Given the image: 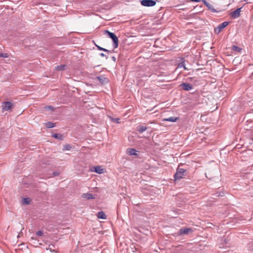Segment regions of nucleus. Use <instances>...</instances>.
<instances>
[{"label":"nucleus","mask_w":253,"mask_h":253,"mask_svg":"<svg viewBox=\"0 0 253 253\" xmlns=\"http://www.w3.org/2000/svg\"><path fill=\"white\" fill-rule=\"evenodd\" d=\"M186 170L185 169L180 168V165L178 166L176 169V173L174 175V179L175 181L179 180L184 177L186 175Z\"/></svg>","instance_id":"nucleus-1"},{"label":"nucleus","mask_w":253,"mask_h":253,"mask_svg":"<svg viewBox=\"0 0 253 253\" xmlns=\"http://www.w3.org/2000/svg\"><path fill=\"white\" fill-rule=\"evenodd\" d=\"M140 3L143 6L151 7L155 5L156 1L154 0H141Z\"/></svg>","instance_id":"nucleus-2"},{"label":"nucleus","mask_w":253,"mask_h":253,"mask_svg":"<svg viewBox=\"0 0 253 253\" xmlns=\"http://www.w3.org/2000/svg\"><path fill=\"white\" fill-rule=\"evenodd\" d=\"M229 24V22L225 21L221 24H219L217 27L214 29V33L218 34L221 30L225 28Z\"/></svg>","instance_id":"nucleus-3"},{"label":"nucleus","mask_w":253,"mask_h":253,"mask_svg":"<svg viewBox=\"0 0 253 253\" xmlns=\"http://www.w3.org/2000/svg\"><path fill=\"white\" fill-rule=\"evenodd\" d=\"M193 230L191 228H183L179 230L178 232L175 234L177 236L182 235V234H188L189 233H192Z\"/></svg>","instance_id":"nucleus-4"},{"label":"nucleus","mask_w":253,"mask_h":253,"mask_svg":"<svg viewBox=\"0 0 253 253\" xmlns=\"http://www.w3.org/2000/svg\"><path fill=\"white\" fill-rule=\"evenodd\" d=\"M112 41L114 48H116L119 45V40L117 36L113 33H112Z\"/></svg>","instance_id":"nucleus-5"},{"label":"nucleus","mask_w":253,"mask_h":253,"mask_svg":"<svg viewBox=\"0 0 253 253\" xmlns=\"http://www.w3.org/2000/svg\"><path fill=\"white\" fill-rule=\"evenodd\" d=\"M242 7L238 8L233 12L230 13V16L232 18L236 19L240 16L241 9Z\"/></svg>","instance_id":"nucleus-6"},{"label":"nucleus","mask_w":253,"mask_h":253,"mask_svg":"<svg viewBox=\"0 0 253 253\" xmlns=\"http://www.w3.org/2000/svg\"><path fill=\"white\" fill-rule=\"evenodd\" d=\"M184 90L189 91L193 89V86L189 83H183L180 85Z\"/></svg>","instance_id":"nucleus-7"},{"label":"nucleus","mask_w":253,"mask_h":253,"mask_svg":"<svg viewBox=\"0 0 253 253\" xmlns=\"http://www.w3.org/2000/svg\"><path fill=\"white\" fill-rule=\"evenodd\" d=\"M91 171L95 172L97 173L101 174L103 172V169L101 166L93 167L90 169Z\"/></svg>","instance_id":"nucleus-8"},{"label":"nucleus","mask_w":253,"mask_h":253,"mask_svg":"<svg viewBox=\"0 0 253 253\" xmlns=\"http://www.w3.org/2000/svg\"><path fill=\"white\" fill-rule=\"evenodd\" d=\"M3 104L4 105L2 106V109L3 111H8L12 108V104L10 102H4Z\"/></svg>","instance_id":"nucleus-9"},{"label":"nucleus","mask_w":253,"mask_h":253,"mask_svg":"<svg viewBox=\"0 0 253 253\" xmlns=\"http://www.w3.org/2000/svg\"><path fill=\"white\" fill-rule=\"evenodd\" d=\"M202 2L205 5L211 10L212 12H216L217 11L213 8V6L210 3L207 2L206 0H202Z\"/></svg>","instance_id":"nucleus-10"},{"label":"nucleus","mask_w":253,"mask_h":253,"mask_svg":"<svg viewBox=\"0 0 253 253\" xmlns=\"http://www.w3.org/2000/svg\"><path fill=\"white\" fill-rule=\"evenodd\" d=\"M148 128L146 126L139 125L136 127V130L139 133H142L147 130Z\"/></svg>","instance_id":"nucleus-11"},{"label":"nucleus","mask_w":253,"mask_h":253,"mask_svg":"<svg viewBox=\"0 0 253 253\" xmlns=\"http://www.w3.org/2000/svg\"><path fill=\"white\" fill-rule=\"evenodd\" d=\"M137 151L132 148H128L127 149V153L130 156H136L137 155Z\"/></svg>","instance_id":"nucleus-12"},{"label":"nucleus","mask_w":253,"mask_h":253,"mask_svg":"<svg viewBox=\"0 0 253 253\" xmlns=\"http://www.w3.org/2000/svg\"><path fill=\"white\" fill-rule=\"evenodd\" d=\"M82 197L87 200L93 199L95 198L94 196L90 193H84L83 194Z\"/></svg>","instance_id":"nucleus-13"},{"label":"nucleus","mask_w":253,"mask_h":253,"mask_svg":"<svg viewBox=\"0 0 253 253\" xmlns=\"http://www.w3.org/2000/svg\"><path fill=\"white\" fill-rule=\"evenodd\" d=\"M178 117H170L168 118L164 119L163 121L171 122H176L178 120Z\"/></svg>","instance_id":"nucleus-14"},{"label":"nucleus","mask_w":253,"mask_h":253,"mask_svg":"<svg viewBox=\"0 0 253 253\" xmlns=\"http://www.w3.org/2000/svg\"><path fill=\"white\" fill-rule=\"evenodd\" d=\"M52 136L57 139L62 140L63 139V136L62 134L60 133H53Z\"/></svg>","instance_id":"nucleus-15"},{"label":"nucleus","mask_w":253,"mask_h":253,"mask_svg":"<svg viewBox=\"0 0 253 253\" xmlns=\"http://www.w3.org/2000/svg\"><path fill=\"white\" fill-rule=\"evenodd\" d=\"M97 216L98 218H101V219H106V214L102 211H99L97 214Z\"/></svg>","instance_id":"nucleus-16"},{"label":"nucleus","mask_w":253,"mask_h":253,"mask_svg":"<svg viewBox=\"0 0 253 253\" xmlns=\"http://www.w3.org/2000/svg\"><path fill=\"white\" fill-rule=\"evenodd\" d=\"M232 50H233L234 51L239 53L241 52L242 48L236 45H233L232 46Z\"/></svg>","instance_id":"nucleus-17"},{"label":"nucleus","mask_w":253,"mask_h":253,"mask_svg":"<svg viewBox=\"0 0 253 253\" xmlns=\"http://www.w3.org/2000/svg\"><path fill=\"white\" fill-rule=\"evenodd\" d=\"M45 126L47 128H53L55 126V124L50 122H47L46 123Z\"/></svg>","instance_id":"nucleus-18"},{"label":"nucleus","mask_w":253,"mask_h":253,"mask_svg":"<svg viewBox=\"0 0 253 253\" xmlns=\"http://www.w3.org/2000/svg\"><path fill=\"white\" fill-rule=\"evenodd\" d=\"M98 79L100 81V82L104 84L107 82V79L106 78L103 77V76H99L98 77Z\"/></svg>","instance_id":"nucleus-19"},{"label":"nucleus","mask_w":253,"mask_h":253,"mask_svg":"<svg viewBox=\"0 0 253 253\" xmlns=\"http://www.w3.org/2000/svg\"><path fill=\"white\" fill-rule=\"evenodd\" d=\"M65 65H61L60 66H57L55 68L56 70H60V71H63L65 69Z\"/></svg>","instance_id":"nucleus-20"},{"label":"nucleus","mask_w":253,"mask_h":253,"mask_svg":"<svg viewBox=\"0 0 253 253\" xmlns=\"http://www.w3.org/2000/svg\"><path fill=\"white\" fill-rule=\"evenodd\" d=\"M9 57V55L7 53H0V57L6 58Z\"/></svg>","instance_id":"nucleus-21"},{"label":"nucleus","mask_w":253,"mask_h":253,"mask_svg":"<svg viewBox=\"0 0 253 253\" xmlns=\"http://www.w3.org/2000/svg\"><path fill=\"white\" fill-rule=\"evenodd\" d=\"M71 146L69 144H66L64 146L63 150H70Z\"/></svg>","instance_id":"nucleus-22"},{"label":"nucleus","mask_w":253,"mask_h":253,"mask_svg":"<svg viewBox=\"0 0 253 253\" xmlns=\"http://www.w3.org/2000/svg\"><path fill=\"white\" fill-rule=\"evenodd\" d=\"M30 200L28 198H24L23 201V204H25L26 205L29 204L30 203Z\"/></svg>","instance_id":"nucleus-23"},{"label":"nucleus","mask_w":253,"mask_h":253,"mask_svg":"<svg viewBox=\"0 0 253 253\" xmlns=\"http://www.w3.org/2000/svg\"><path fill=\"white\" fill-rule=\"evenodd\" d=\"M44 109L45 110H50V111H53L54 110V108L53 107L51 106H46L44 107Z\"/></svg>","instance_id":"nucleus-24"},{"label":"nucleus","mask_w":253,"mask_h":253,"mask_svg":"<svg viewBox=\"0 0 253 253\" xmlns=\"http://www.w3.org/2000/svg\"><path fill=\"white\" fill-rule=\"evenodd\" d=\"M112 122H114L116 123H120V119L119 118H112Z\"/></svg>","instance_id":"nucleus-25"},{"label":"nucleus","mask_w":253,"mask_h":253,"mask_svg":"<svg viewBox=\"0 0 253 253\" xmlns=\"http://www.w3.org/2000/svg\"><path fill=\"white\" fill-rule=\"evenodd\" d=\"M36 235L38 236H42L43 235V233L42 231L39 230L36 232Z\"/></svg>","instance_id":"nucleus-26"},{"label":"nucleus","mask_w":253,"mask_h":253,"mask_svg":"<svg viewBox=\"0 0 253 253\" xmlns=\"http://www.w3.org/2000/svg\"><path fill=\"white\" fill-rule=\"evenodd\" d=\"M97 47L98 49L99 50H103V51H106V52H109V51L108 50H107L106 49H105L104 48H102V47H100L99 46L97 45Z\"/></svg>","instance_id":"nucleus-27"},{"label":"nucleus","mask_w":253,"mask_h":253,"mask_svg":"<svg viewBox=\"0 0 253 253\" xmlns=\"http://www.w3.org/2000/svg\"><path fill=\"white\" fill-rule=\"evenodd\" d=\"M105 32L107 33L108 37L111 38V32L108 30H106Z\"/></svg>","instance_id":"nucleus-28"},{"label":"nucleus","mask_w":253,"mask_h":253,"mask_svg":"<svg viewBox=\"0 0 253 253\" xmlns=\"http://www.w3.org/2000/svg\"><path fill=\"white\" fill-rule=\"evenodd\" d=\"M52 174H53V176H58L59 175V172L58 171H54L53 172Z\"/></svg>","instance_id":"nucleus-29"},{"label":"nucleus","mask_w":253,"mask_h":253,"mask_svg":"<svg viewBox=\"0 0 253 253\" xmlns=\"http://www.w3.org/2000/svg\"><path fill=\"white\" fill-rule=\"evenodd\" d=\"M192 1H195V2H200L201 1H202V0H191Z\"/></svg>","instance_id":"nucleus-30"},{"label":"nucleus","mask_w":253,"mask_h":253,"mask_svg":"<svg viewBox=\"0 0 253 253\" xmlns=\"http://www.w3.org/2000/svg\"><path fill=\"white\" fill-rule=\"evenodd\" d=\"M100 55L101 56H102V57H104V56H105V54H104L103 53H100Z\"/></svg>","instance_id":"nucleus-31"},{"label":"nucleus","mask_w":253,"mask_h":253,"mask_svg":"<svg viewBox=\"0 0 253 253\" xmlns=\"http://www.w3.org/2000/svg\"><path fill=\"white\" fill-rule=\"evenodd\" d=\"M112 59H113L114 62H116V59L115 57H112Z\"/></svg>","instance_id":"nucleus-32"},{"label":"nucleus","mask_w":253,"mask_h":253,"mask_svg":"<svg viewBox=\"0 0 253 253\" xmlns=\"http://www.w3.org/2000/svg\"><path fill=\"white\" fill-rule=\"evenodd\" d=\"M182 66H183L184 70H187V68L184 65Z\"/></svg>","instance_id":"nucleus-33"},{"label":"nucleus","mask_w":253,"mask_h":253,"mask_svg":"<svg viewBox=\"0 0 253 253\" xmlns=\"http://www.w3.org/2000/svg\"><path fill=\"white\" fill-rule=\"evenodd\" d=\"M248 0H244V1H247Z\"/></svg>","instance_id":"nucleus-34"}]
</instances>
